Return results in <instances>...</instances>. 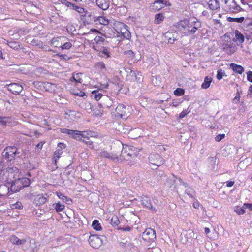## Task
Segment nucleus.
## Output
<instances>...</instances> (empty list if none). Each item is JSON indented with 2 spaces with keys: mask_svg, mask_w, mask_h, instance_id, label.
Returning a JSON list of instances; mask_svg holds the SVG:
<instances>
[{
  "mask_svg": "<svg viewBox=\"0 0 252 252\" xmlns=\"http://www.w3.org/2000/svg\"><path fill=\"white\" fill-rule=\"evenodd\" d=\"M99 155L101 157L107 158L114 162L119 161L118 153H111L105 150H102L99 153Z\"/></svg>",
  "mask_w": 252,
  "mask_h": 252,
  "instance_id": "9",
  "label": "nucleus"
},
{
  "mask_svg": "<svg viewBox=\"0 0 252 252\" xmlns=\"http://www.w3.org/2000/svg\"><path fill=\"white\" fill-rule=\"evenodd\" d=\"M142 239L147 242L154 241L156 239V232L151 228H147L142 233Z\"/></svg>",
  "mask_w": 252,
  "mask_h": 252,
  "instance_id": "8",
  "label": "nucleus"
},
{
  "mask_svg": "<svg viewBox=\"0 0 252 252\" xmlns=\"http://www.w3.org/2000/svg\"><path fill=\"white\" fill-rule=\"evenodd\" d=\"M119 150H121V152L120 157H119V161L120 160H130L137 157V151L134 147L126 145L125 147L123 146L122 149L121 146H120Z\"/></svg>",
  "mask_w": 252,
  "mask_h": 252,
  "instance_id": "3",
  "label": "nucleus"
},
{
  "mask_svg": "<svg viewBox=\"0 0 252 252\" xmlns=\"http://www.w3.org/2000/svg\"><path fill=\"white\" fill-rule=\"evenodd\" d=\"M63 153V152L61 151V149H57L55 152H54V158H55V161L56 162L57 159H59L61 155Z\"/></svg>",
  "mask_w": 252,
  "mask_h": 252,
  "instance_id": "42",
  "label": "nucleus"
},
{
  "mask_svg": "<svg viewBox=\"0 0 252 252\" xmlns=\"http://www.w3.org/2000/svg\"><path fill=\"white\" fill-rule=\"evenodd\" d=\"M230 67L234 72L239 74H242L244 71V69L242 66L234 63H231Z\"/></svg>",
  "mask_w": 252,
  "mask_h": 252,
  "instance_id": "25",
  "label": "nucleus"
},
{
  "mask_svg": "<svg viewBox=\"0 0 252 252\" xmlns=\"http://www.w3.org/2000/svg\"><path fill=\"white\" fill-rule=\"evenodd\" d=\"M79 114L78 111L71 110H67L65 112V118L72 121H74L76 115Z\"/></svg>",
  "mask_w": 252,
  "mask_h": 252,
  "instance_id": "23",
  "label": "nucleus"
},
{
  "mask_svg": "<svg viewBox=\"0 0 252 252\" xmlns=\"http://www.w3.org/2000/svg\"><path fill=\"white\" fill-rule=\"evenodd\" d=\"M208 7L212 10L220 9V2L218 0H210L208 2Z\"/></svg>",
  "mask_w": 252,
  "mask_h": 252,
  "instance_id": "21",
  "label": "nucleus"
},
{
  "mask_svg": "<svg viewBox=\"0 0 252 252\" xmlns=\"http://www.w3.org/2000/svg\"><path fill=\"white\" fill-rule=\"evenodd\" d=\"M88 241L90 246L94 248H98L102 243L101 239L97 235H91Z\"/></svg>",
  "mask_w": 252,
  "mask_h": 252,
  "instance_id": "10",
  "label": "nucleus"
},
{
  "mask_svg": "<svg viewBox=\"0 0 252 252\" xmlns=\"http://www.w3.org/2000/svg\"><path fill=\"white\" fill-rule=\"evenodd\" d=\"M7 89L13 94H19L23 89V87L18 83H13L7 85Z\"/></svg>",
  "mask_w": 252,
  "mask_h": 252,
  "instance_id": "12",
  "label": "nucleus"
},
{
  "mask_svg": "<svg viewBox=\"0 0 252 252\" xmlns=\"http://www.w3.org/2000/svg\"><path fill=\"white\" fill-rule=\"evenodd\" d=\"M185 192L189 197L191 198H193L194 197L195 191L194 189L190 187H188L185 190Z\"/></svg>",
  "mask_w": 252,
  "mask_h": 252,
  "instance_id": "36",
  "label": "nucleus"
},
{
  "mask_svg": "<svg viewBox=\"0 0 252 252\" xmlns=\"http://www.w3.org/2000/svg\"><path fill=\"white\" fill-rule=\"evenodd\" d=\"M57 56H58L59 57H60L61 59H63L65 61H68L71 58L70 57H69L66 54H62L61 53H58L57 54Z\"/></svg>",
  "mask_w": 252,
  "mask_h": 252,
  "instance_id": "52",
  "label": "nucleus"
},
{
  "mask_svg": "<svg viewBox=\"0 0 252 252\" xmlns=\"http://www.w3.org/2000/svg\"><path fill=\"white\" fill-rule=\"evenodd\" d=\"M125 53L127 57L130 58L131 59H133L134 57V53L132 50H128L125 51Z\"/></svg>",
  "mask_w": 252,
  "mask_h": 252,
  "instance_id": "55",
  "label": "nucleus"
},
{
  "mask_svg": "<svg viewBox=\"0 0 252 252\" xmlns=\"http://www.w3.org/2000/svg\"><path fill=\"white\" fill-rule=\"evenodd\" d=\"M0 123L4 126H11L12 119L9 117H0Z\"/></svg>",
  "mask_w": 252,
  "mask_h": 252,
  "instance_id": "26",
  "label": "nucleus"
},
{
  "mask_svg": "<svg viewBox=\"0 0 252 252\" xmlns=\"http://www.w3.org/2000/svg\"><path fill=\"white\" fill-rule=\"evenodd\" d=\"M103 100L104 101L103 104L105 106L110 107L112 106V101L109 97L105 96L103 98Z\"/></svg>",
  "mask_w": 252,
  "mask_h": 252,
  "instance_id": "37",
  "label": "nucleus"
},
{
  "mask_svg": "<svg viewBox=\"0 0 252 252\" xmlns=\"http://www.w3.org/2000/svg\"><path fill=\"white\" fill-rule=\"evenodd\" d=\"M3 163L12 162L21 158L20 152L15 146L6 147L2 153Z\"/></svg>",
  "mask_w": 252,
  "mask_h": 252,
  "instance_id": "1",
  "label": "nucleus"
},
{
  "mask_svg": "<svg viewBox=\"0 0 252 252\" xmlns=\"http://www.w3.org/2000/svg\"><path fill=\"white\" fill-rule=\"evenodd\" d=\"M10 185V191L12 193L19 191L22 188L29 186L31 184V181L26 177L18 178L10 182H8Z\"/></svg>",
  "mask_w": 252,
  "mask_h": 252,
  "instance_id": "2",
  "label": "nucleus"
},
{
  "mask_svg": "<svg viewBox=\"0 0 252 252\" xmlns=\"http://www.w3.org/2000/svg\"><path fill=\"white\" fill-rule=\"evenodd\" d=\"M141 202L144 207L148 209L153 210L156 212V210L153 208L152 200L151 198L147 195H142L140 197Z\"/></svg>",
  "mask_w": 252,
  "mask_h": 252,
  "instance_id": "13",
  "label": "nucleus"
},
{
  "mask_svg": "<svg viewBox=\"0 0 252 252\" xmlns=\"http://www.w3.org/2000/svg\"><path fill=\"white\" fill-rule=\"evenodd\" d=\"M187 115V113L186 111H183L181 113L179 114V118L182 119L185 117Z\"/></svg>",
  "mask_w": 252,
  "mask_h": 252,
  "instance_id": "63",
  "label": "nucleus"
},
{
  "mask_svg": "<svg viewBox=\"0 0 252 252\" xmlns=\"http://www.w3.org/2000/svg\"><path fill=\"white\" fill-rule=\"evenodd\" d=\"M164 16L163 13H158L155 15L154 22L156 24H158L161 23L164 20Z\"/></svg>",
  "mask_w": 252,
  "mask_h": 252,
  "instance_id": "31",
  "label": "nucleus"
},
{
  "mask_svg": "<svg viewBox=\"0 0 252 252\" xmlns=\"http://www.w3.org/2000/svg\"><path fill=\"white\" fill-rule=\"evenodd\" d=\"M232 46V44H227L224 47V49L225 50L226 52L229 53V51H228V49H230V53H232L234 52V50H231V48Z\"/></svg>",
  "mask_w": 252,
  "mask_h": 252,
  "instance_id": "51",
  "label": "nucleus"
},
{
  "mask_svg": "<svg viewBox=\"0 0 252 252\" xmlns=\"http://www.w3.org/2000/svg\"><path fill=\"white\" fill-rule=\"evenodd\" d=\"M111 223L112 225L117 226L120 223L118 218L116 216H113L111 219Z\"/></svg>",
  "mask_w": 252,
  "mask_h": 252,
  "instance_id": "40",
  "label": "nucleus"
},
{
  "mask_svg": "<svg viewBox=\"0 0 252 252\" xmlns=\"http://www.w3.org/2000/svg\"><path fill=\"white\" fill-rule=\"evenodd\" d=\"M243 208L245 209H249L250 211L252 210V204L244 203L243 204Z\"/></svg>",
  "mask_w": 252,
  "mask_h": 252,
  "instance_id": "58",
  "label": "nucleus"
},
{
  "mask_svg": "<svg viewBox=\"0 0 252 252\" xmlns=\"http://www.w3.org/2000/svg\"><path fill=\"white\" fill-rule=\"evenodd\" d=\"M175 177L173 174L172 176L167 177L166 175H162L161 176V182L167 188H175Z\"/></svg>",
  "mask_w": 252,
  "mask_h": 252,
  "instance_id": "11",
  "label": "nucleus"
},
{
  "mask_svg": "<svg viewBox=\"0 0 252 252\" xmlns=\"http://www.w3.org/2000/svg\"><path fill=\"white\" fill-rule=\"evenodd\" d=\"M119 229L123 231H130L131 230V228L129 226H126L120 227L119 228Z\"/></svg>",
  "mask_w": 252,
  "mask_h": 252,
  "instance_id": "62",
  "label": "nucleus"
},
{
  "mask_svg": "<svg viewBox=\"0 0 252 252\" xmlns=\"http://www.w3.org/2000/svg\"><path fill=\"white\" fill-rule=\"evenodd\" d=\"M83 142H85L88 145L91 146L92 145L93 142L90 140H89V137L88 136L87 138H83V139L81 140Z\"/></svg>",
  "mask_w": 252,
  "mask_h": 252,
  "instance_id": "61",
  "label": "nucleus"
},
{
  "mask_svg": "<svg viewBox=\"0 0 252 252\" xmlns=\"http://www.w3.org/2000/svg\"><path fill=\"white\" fill-rule=\"evenodd\" d=\"M164 41L167 42L168 43L173 44L177 40V35L175 32H167L164 34Z\"/></svg>",
  "mask_w": 252,
  "mask_h": 252,
  "instance_id": "15",
  "label": "nucleus"
},
{
  "mask_svg": "<svg viewBox=\"0 0 252 252\" xmlns=\"http://www.w3.org/2000/svg\"><path fill=\"white\" fill-rule=\"evenodd\" d=\"M247 80L252 83V71H249L247 73Z\"/></svg>",
  "mask_w": 252,
  "mask_h": 252,
  "instance_id": "59",
  "label": "nucleus"
},
{
  "mask_svg": "<svg viewBox=\"0 0 252 252\" xmlns=\"http://www.w3.org/2000/svg\"><path fill=\"white\" fill-rule=\"evenodd\" d=\"M242 94V92L241 91H239L237 90V93L236 94L235 97L233 99V102L235 103H238L239 102L240 99V94Z\"/></svg>",
  "mask_w": 252,
  "mask_h": 252,
  "instance_id": "45",
  "label": "nucleus"
},
{
  "mask_svg": "<svg viewBox=\"0 0 252 252\" xmlns=\"http://www.w3.org/2000/svg\"><path fill=\"white\" fill-rule=\"evenodd\" d=\"M11 207L12 209H21L23 208V205L20 202L17 201L15 203L11 204Z\"/></svg>",
  "mask_w": 252,
  "mask_h": 252,
  "instance_id": "41",
  "label": "nucleus"
},
{
  "mask_svg": "<svg viewBox=\"0 0 252 252\" xmlns=\"http://www.w3.org/2000/svg\"><path fill=\"white\" fill-rule=\"evenodd\" d=\"M64 38L63 37H56V38H53L52 40H50L49 42V44L50 45L54 46L56 47H58L59 45H60V44L59 43V40L61 38Z\"/></svg>",
  "mask_w": 252,
  "mask_h": 252,
  "instance_id": "32",
  "label": "nucleus"
},
{
  "mask_svg": "<svg viewBox=\"0 0 252 252\" xmlns=\"http://www.w3.org/2000/svg\"><path fill=\"white\" fill-rule=\"evenodd\" d=\"M82 74L80 73H76L74 74L75 76V79H76V82L77 83H81L82 82V79L80 78V76L82 75Z\"/></svg>",
  "mask_w": 252,
  "mask_h": 252,
  "instance_id": "57",
  "label": "nucleus"
},
{
  "mask_svg": "<svg viewBox=\"0 0 252 252\" xmlns=\"http://www.w3.org/2000/svg\"><path fill=\"white\" fill-rule=\"evenodd\" d=\"M18 239L19 238L15 235H12L10 238V241L13 244L16 245L18 241Z\"/></svg>",
  "mask_w": 252,
  "mask_h": 252,
  "instance_id": "53",
  "label": "nucleus"
},
{
  "mask_svg": "<svg viewBox=\"0 0 252 252\" xmlns=\"http://www.w3.org/2000/svg\"><path fill=\"white\" fill-rule=\"evenodd\" d=\"M98 55L100 57L108 58L110 57V49L103 47L98 53Z\"/></svg>",
  "mask_w": 252,
  "mask_h": 252,
  "instance_id": "22",
  "label": "nucleus"
},
{
  "mask_svg": "<svg viewBox=\"0 0 252 252\" xmlns=\"http://www.w3.org/2000/svg\"><path fill=\"white\" fill-rule=\"evenodd\" d=\"M227 20L229 22H235L237 23H241L244 20V18L243 17H241L240 18H232V17H228Z\"/></svg>",
  "mask_w": 252,
  "mask_h": 252,
  "instance_id": "38",
  "label": "nucleus"
},
{
  "mask_svg": "<svg viewBox=\"0 0 252 252\" xmlns=\"http://www.w3.org/2000/svg\"><path fill=\"white\" fill-rule=\"evenodd\" d=\"M245 208L243 206L241 207L237 206L235 209V212L239 215H242L245 213Z\"/></svg>",
  "mask_w": 252,
  "mask_h": 252,
  "instance_id": "47",
  "label": "nucleus"
},
{
  "mask_svg": "<svg viewBox=\"0 0 252 252\" xmlns=\"http://www.w3.org/2000/svg\"><path fill=\"white\" fill-rule=\"evenodd\" d=\"M88 135H89V133L87 132L75 130V132L73 134L72 138L77 140H82V138L88 139Z\"/></svg>",
  "mask_w": 252,
  "mask_h": 252,
  "instance_id": "19",
  "label": "nucleus"
},
{
  "mask_svg": "<svg viewBox=\"0 0 252 252\" xmlns=\"http://www.w3.org/2000/svg\"><path fill=\"white\" fill-rule=\"evenodd\" d=\"M212 81L211 78H209L208 76L205 77L204 82L202 84L201 87L203 89H206L208 88Z\"/></svg>",
  "mask_w": 252,
  "mask_h": 252,
  "instance_id": "30",
  "label": "nucleus"
},
{
  "mask_svg": "<svg viewBox=\"0 0 252 252\" xmlns=\"http://www.w3.org/2000/svg\"><path fill=\"white\" fill-rule=\"evenodd\" d=\"M57 196L60 199H61L62 200H63V201H64V199H65V197H66L65 196H64L62 193L61 192H57Z\"/></svg>",
  "mask_w": 252,
  "mask_h": 252,
  "instance_id": "60",
  "label": "nucleus"
},
{
  "mask_svg": "<svg viewBox=\"0 0 252 252\" xmlns=\"http://www.w3.org/2000/svg\"><path fill=\"white\" fill-rule=\"evenodd\" d=\"M92 226L93 228L96 231H100L102 229L100 224L99 223V221L97 220H93Z\"/></svg>",
  "mask_w": 252,
  "mask_h": 252,
  "instance_id": "35",
  "label": "nucleus"
},
{
  "mask_svg": "<svg viewBox=\"0 0 252 252\" xmlns=\"http://www.w3.org/2000/svg\"><path fill=\"white\" fill-rule=\"evenodd\" d=\"M241 9L240 6L236 4L235 1L233 0L231 4L230 5V10L233 12H236L240 11Z\"/></svg>",
  "mask_w": 252,
  "mask_h": 252,
  "instance_id": "29",
  "label": "nucleus"
},
{
  "mask_svg": "<svg viewBox=\"0 0 252 252\" xmlns=\"http://www.w3.org/2000/svg\"><path fill=\"white\" fill-rule=\"evenodd\" d=\"M53 207L58 212L63 211L64 209V205L61 204L60 202L53 204Z\"/></svg>",
  "mask_w": 252,
  "mask_h": 252,
  "instance_id": "34",
  "label": "nucleus"
},
{
  "mask_svg": "<svg viewBox=\"0 0 252 252\" xmlns=\"http://www.w3.org/2000/svg\"><path fill=\"white\" fill-rule=\"evenodd\" d=\"M34 201L37 205L40 206L46 203L47 198L42 194H39L35 197Z\"/></svg>",
  "mask_w": 252,
  "mask_h": 252,
  "instance_id": "24",
  "label": "nucleus"
},
{
  "mask_svg": "<svg viewBox=\"0 0 252 252\" xmlns=\"http://www.w3.org/2000/svg\"><path fill=\"white\" fill-rule=\"evenodd\" d=\"M72 46V44L70 42H65L62 45L60 44V47L62 50L69 49Z\"/></svg>",
  "mask_w": 252,
  "mask_h": 252,
  "instance_id": "48",
  "label": "nucleus"
},
{
  "mask_svg": "<svg viewBox=\"0 0 252 252\" xmlns=\"http://www.w3.org/2000/svg\"><path fill=\"white\" fill-rule=\"evenodd\" d=\"M224 72L221 69L217 71V78L218 80H221L224 76Z\"/></svg>",
  "mask_w": 252,
  "mask_h": 252,
  "instance_id": "50",
  "label": "nucleus"
},
{
  "mask_svg": "<svg viewBox=\"0 0 252 252\" xmlns=\"http://www.w3.org/2000/svg\"><path fill=\"white\" fill-rule=\"evenodd\" d=\"M10 186L9 184H2L0 186V196L10 195Z\"/></svg>",
  "mask_w": 252,
  "mask_h": 252,
  "instance_id": "17",
  "label": "nucleus"
},
{
  "mask_svg": "<svg viewBox=\"0 0 252 252\" xmlns=\"http://www.w3.org/2000/svg\"><path fill=\"white\" fill-rule=\"evenodd\" d=\"M95 2L98 7L103 10H107L110 5V0H96Z\"/></svg>",
  "mask_w": 252,
  "mask_h": 252,
  "instance_id": "20",
  "label": "nucleus"
},
{
  "mask_svg": "<svg viewBox=\"0 0 252 252\" xmlns=\"http://www.w3.org/2000/svg\"><path fill=\"white\" fill-rule=\"evenodd\" d=\"M65 145L64 144L62 143H59L58 144L57 149H61V151H62L63 149L65 148Z\"/></svg>",
  "mask_w": 252,
  "mask_h": 252,
  "instance_id": "64",
  "label": "nucleus"
},
{
  "mask_svg": "<svg viewBox=\"0 0 252 252\" xmlns=\"http://www.w3.org/2000/svg\"><path fill=\"white\" fill-rule=\"evenodd\" d=\"M39 87H42L46 91H48L51 93H53L55 91L57 85L55 83H52L48 82H39Z\"/></svg>",
  "mask_w": 252,
  "mask_h": 252,
  "instance_id": "14",
  "label": "nucleus"
},
{
  "mask_svg": "<svg viewBox=\"0 0 252 252\" xmlns=\"http://www.w3.org/2000/svg\"><path fill=\"white\" fill-rule=\"evenodd\" d=\"M184 92L185 91L183 89L177 88L174 91V93L176 96H182L184 94Z\"/></svg>",
  "mask_w": 252,
  "mask_h": 252,
  "instance_id": "44",
  "label": "nucleus"
},
{
  "mask_svg": "<svg viewBox=\"0 0 252 252\" xmlns=\"http://www.w3.org/2000/svg\"><path fill=\"white\" fill-rule=\"evenodd\" d=\"M62 3L70 9H72V8H73V6H74V4L71 3V2L68 1L66 0H63L62 1Z\"/></svg>",
  "mask_w": 252,
  "mask_h": 252,
  "instance_id": "46",
  "label": "nucleus"
},
{
  "mask_svg": "<svg viewBox=\"0 0 252 252\" xmlns=\"http://www.w3.org/2000/svg\"><path fill=\"white\" fill-rule=\"evenodd\" d=\"M149 163L154 167H151L152 169L154 167L159 166L163 163V158L157 153H151L148 158Z\"/></svg>",
  "mask_w": 252,
  "mask_h": 252,
  "instance_id": "4",
  "label": "nucleus"
},
{
  "mask_svg": "<svg viewBox=\"0 0 252 252\" xmlns=\"http://www.w3.org/2000/svg\"><path fill=\"white\" fill-rule=\"evenodd\" d=\"M92 94L94 95V98L97 101L100 100V99L102 97V94L98 92L93 91Z\"/></svg>",
  "mask_w": 252,
  "mask_h": 252,
  "instance_id": "49",
  "label": "nucleus"
},
{
  "mask_svg": "<svg viewBox=\"0 0 252 252\" xmlns=\"http://www.w3.org/2000/svg\"><path fill=\"white\" fill-rule=\"evenodd\" d=\"M4 43L7 44L10 48L14 50H18L20 48V43L16 41L8 42L7 40L4 39Z\"/></svg>",
  "mask_w": 252,
  "mask_h": 252,
  "instance_id": "27",
  "label": "nucleus"
},
{
  "mask_svg": "<svg viewBox=\"0 0 252 252\" xmlns=\"http://www.w3.org/2000/svg\"><path fill=\"white\" fill-rule=\"evenodd\" d=\"M94 21L98 22L100 24L104 25H107L109 23V20L104 16H99Z\"/></svg>",
  "mask_w": 252,
  "mask_h": 252,
  "instance_id": "28",
  "label": "nucleus"
},
{
  "mask_svg": "<svg viewBox=\"0 0 252 252\" xmlns=\"http://www.w3.org/2000/svg\"><path fill=\"white\" fill-rule=\"evenodd\" d=\"M224 137H225V134H219V135H217L215 137V139L216 141H217V142H220L222 139L224 138Z\"/></svg>",
  "mask_w": 252,
  "mask_h": 252,
  "instance_id": "56",
  "label": "nucleus"
},
{
  "mask_svg": "<svg viewBox=\"0 0 252 252\" xmlns=\"http://www.w3.org/2000/svg\"><path fill=\"white\" fill-rule=\"evenodd\" d=\"M235 34L237 40H238L241 43L244 42V36L239 31L236 30L235 32Z\"/></svg>",
  "mask_w": 252,
  "mask_h": 252,
  "instance_id": "33",
  "label": "nucleus"
},
{
  "mask_svg": "<svg viewBox=\"0 0 252 252\" xmlns=\"http://www.w3.org/2000/svg\"><path fill=\"white\" fill-rule=\"evenodd\" d=\"M94 40L96 42L97 44H100L101 43H103L105 40L102 37L97 36L94 38Z\"/></svg>",
  "mask_w": 252,
  "mask_h": 252,
  "instance_id": "54",
  "label": "nucleus"
},
{
  "mask_svg": "<svg viewBox=\"0 0 252 252\" xmlns=\"http://www.w3.org/2000/svg\"><path fill=\"white\" fill-rule=\"evenodd\" d=\"M72 10H75L77 12H78L80 14H83L85 12L84 8L83 7L78 6L77 5H76L75 4H74L73 8H72Z\"/></svg>",
  "mask_w": 252,
  "mask_h": 252,
  "instance_id": "43",
  "label": "nucleus"
},
{
  "mask_svg": "<svg viewBox=\"0 0 252 252\" xmlns=\"http://www.w3.org/2000/svg\"><path fill=\"white\" fill-rule=\"evenodd\" d=\"M201 27V23L198 20L190 21L189 20V24H188V30L189 31V35L193 34L197 30Z\"/></svg>",
  "mask_w": 252,
  "mask_h": 252,
  "instance_id": "7",
  "label": "nucleus"
},
{
  "mask_svg": "<svg viewBox=\"0 0 252 252\" xmlns=\"http://www.w3.org/2000/svg\"><path fill=\"white\" fill-rule=\"evenodd\" d=\"M167 1H164V0H158L155 1L152 4V7L155 11H158L166 6Z\"/></svg>",
  "mask_w": 252,
  "mask_h": 252,
  "instance_id": "18",
  "label": "nucleus"
},
{
  "mask_svg": "<svg viewBox=\"0 0 252 252\" xmlns=\"http://www.w3.org/2000/svg\"><path fill=\"white\" fill-rule=\"evenodd\" d=\"M188 24H189V19L186 18L179 21L175 26L179 32L185 35H189V31L188 30Z\"/></svg>",
  "mask_w": 252,
  "mask_h": 252,
  "instance_id": "6",
  "label": "nucleus"
},
{
  "mask_svg": "<svg viewBox=\"0 0 252 252\" xmlns=\"http://www.w3.org/2000/svg\"><path fill=\"white\" fill-rule=\"evenodd\" d=\"M116 28L117 32L120 33L124 38L128 39L131 37V33L127 25L122 22H118L116 25Z\"/></svg>",
  "mask_w": 252,
  "mask_h": 252,
  "instance_id": "5",
  "label": "nucleus"
},
{
  "mask_svg": "<svg viewBox=\"0 0 252 252\" xmlns=\"http://www.w3.org/2000/svg\"><path fill=\"white\" fill-rule=\"evenodd\" d=\"M116 113L117 116L122 118L123 117H127L126 109L123 104H119L115 109Z\"/></svg>",
  "mask_w": 252,
  "mask_h": 252,
  "instance_id": "16",
  "label": "nucleus"
},
{
  "mask_svg": "<svg viewBox=\"0 0 252 252\" xmlns=\"http://www.w3.org/2000/svg\"><path fill=\"white\" fill-rule=\"evenodd\" d=\"M96 67L100 69L101 71H105L106 67L104 63L102 62H99L96 64Z\"/></svg>",
  "mask_w": 252,
  "mask_h": 252,
  "instance_id": "39",
  "label": "nucleus"
}]
</instances>
